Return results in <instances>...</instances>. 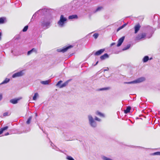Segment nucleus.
I'll return each mask as SVG.
<instances>
[{
	"label": "nucleus",
	"mask_w": 160,
	"mask_h": 160,
	"mask_svg": "<svg viewBox=\"0 0 160 160\" xmlns=\"http://www.w3.org/2000/svg\"><path fill=\"white\" fill-rule=\"evenodd\" d=\"M52 18H46L43 21L41 22V26L44 29L49 28L51 26L52 19Z\"/></svg>",
	"instance_id": "f257e3e1"
},
{
	"label": "nucleus",
	"mask_w": 160,
	"mask_h": 160,
	"mask_svg": "<svg viewBox=\"0 0 160 160\" xmlns=\"http://www.w3.org/2000/svg\"><path fill=\"white\" fill-rule=\"evenodd\" d=\"M67 19L64 16L62 15L60 16V19L58 22V24L60 27H63L64 26V24L66 22Z\"/></svg>",
	"instance_id": "f03ea898"
},
{
	"label": "nucleus",
	"mask_w": 160,
	"mask_h": 160,
	"mask_svg": "<svg viewBox=\"0 0 160 160\" xmlns=\"http://www.w3.org/2000/svg\"><path fill=\"white\" fill-rule=\"evenodd\" d=\"M88 118L90 126L93 128H96L97 126V123L92 116L91 115H89Z\"/></svg>",
	"instance_id": "7ed1b4c3"
},
{
	"label": "nucleus",
	"mask_w": 160,
	"mask_h": 160,
	"mask_svg": "<svg viewBox=\"0 0 160 160\" xmlns=\"http://www.w3.org/2000/svg\"><path fill=\"white\" fill-rule=\"evenodd\" d=\"M145 80V79L144 78L141 77L132 81L125 82L124 83L128 84H131L133 83H139L142 82L143 81H144Z\"/></svg>",
	"instance_id": "20e7f679"
},
{
	"label": "nucleus",
	"mask_w": 160,
	"mask_h": 160,
	"mask_svg": "<svg viewBox=\"0 0 160 160\" xmlns=\"http://www.w3.org/2000/svg\"><path fill=\"white\" fill-rule=\"evenodd\" d=\"M72 47V45H69L68 46L62 48L58 49L57 50V51L59 52H64L67 51V50Z\"/></svg>",
	"instance_id": "39448f33"
},
{
	"label": "nucleus",
	"mask_w": 160,
	"mask_h": 160,
	"mask_svg": "<svg viewBox=\"0 0 160 160\" xmlns=\"http://www.w3.org/2000/svg\"><path fill=\"white\" fill-rule=\"evenodd\" d=\"M62 82V81H59L56 84V86L59 87L60 88H62L66 86L68 84V81H67L66 82H64V83L62 84L61 85H60L61 82Z\"/></svg>",
	"instance_id": "423d86ee"
},
{
	"label": "nucleus",
	"mask_w": 160,
	"mask_h": 160,
	"mask_svg": "<svg viewBox=\"0 0 160 160\" xmlns=\"http://www.w3.org/2000/svg\"><path fill=\"white\" fill-rule=\"evenodd\" d=\"M146 36V34L145 33L139 34L135 38V41H138L144 38Z\"/></svg>",
	"instance_id": "0eeeda50"
},
{
	"label": "nucleus",
	"mask_w": 160,
	"mask_h": 160,
	"mask_svg": "<svg viewBox=\"0 0 160 160\" xmlns=\"http://www.w3.org/2000/svg\"><path fill=\"white\" fill-rule=\"evenodd\" d=\"M23 74V71H21L13 74L12 76V77L13 78H15L16 77H20L22 76Z\"/></svg>",
	"instance_id": "6e6552de"
},
{
	"label": "nucleus",
	"mask_w": 160,
	"mask_h": 160,
	"mask_svg": "<svg viewBox=\"0 0 160 160\" xmlns=\"http://www.w3.org/2000/svg\"><path fill=\"white\" fill-rule=\"evenodd\" d=\"M125 37L124 36L120 38L118 41V43L117 45V46L118 47L120 46L123 42L124 41Z\"/></svg>",
	"instance_id": "1a4fd4ad"
},
{
	"label": "nucleus",
	"mask_w": 160,
	"mask_h": 160,
	"mask_svg": "<svg viewBox=\"0 0 160 160\" xmlns=\"http://www.w3.org/2000/svg\"><path fill=\"white\" fill-rule=\"evenodd\" d=\"M105 50V49L104 48L101 49L97 51L94 54L95 56H99Z\"/></svg>",
	"instance_id": "9d476101"
},
{
	"label": "nucleus",
	"mask_w": 160,
	"mask_h": 160,
	"mask_svg": "<svg viewBox=\"0 0 160 160\" xmlns=\"http://www.w3.org/2000/svg\"><path fill=\"white\" fill-rule=\"evenodd\" d=\"M140 27L141 26L139 24H138L135 26L134 28L135 33H136L138 32L139 30Z\"/></svg>",
	"instance_id": "9b49d317"
},
{
	"label": "nucleus",
	"mask_w": 160,
	"mask_h": 160,
	"mask_svg": "<svg viewBox=\"0 0 160 160\" xmlns=\"http://www.w3.org/2000/svg\"><path fill=\"white\" fill-rule=\"evenodd\" d=\"M33 52L37 53V50L35 48H32L31 50L28 51L27 52V55H29Z\"/></svg>",
	"instance_id": "f8f14e48"
},
{
	"label": "nucleus",
	"mask_w": 160,
	"mask_h": 160,
	"mask_svg": "<svg viewBox=\"0 0 160 160\" xmlns=\"http://www.w3.org/2000/svg\"><path fill=\"white\" fill-rule=\"evenodd\" d=\"M109 57V56L107 53H105L103 55L101 56L100 58L101 60H103L106 58H108Z\"/></svg>",
	"instance_id": "ddd939ff"
},
{
	"label": "nucleus",
	"mask_w": 160,
	"mask_h": 160,
	"mask_svg": "<svg viewBox=\"0 0 160 160\" xmlns=\"http://www.w3.org/2000/svg\"><path fill=\"white\" fill-rule=\"evenodd\" d=\"M19 100V99H13L10 100V102L13 104H15L18 103V101Z\"/></svg>",
	"instance_id": "4468645a"
},
{
	"label": "nucleus",
	"mask_w": 160,
	"mask_h": 160,
	"mask_svg": "<svg viewBox=\"0 0 160 160\" xmlns=\"http://www.w3.org/2000/svg\"><path fill=\"white\" fill-rule=\"evenodd\" d=\"M78 18V16L77 15H73L69 16L68 17V18L69 19H73L77 18Z\"/></svg>",
	"instance_id": "2eb2a0df"
},
{
	"label": "nucleus",
	"mask_w": 160,
	"mask_h": 160,
	"mask_svg": "<svg viewBox=\"0 0 160 160\" xmlns=\"http://www.w3.org/2000/svg\"><path fill=\"white\" fill-rule=\"evenodd\" d=\"M131 109V108L130 107L128 106L127 107L126 109L124 110V112L126 114L130 112Z\"/></svg>",
	"instance_id": "dca6fc26"
},
{
	"label": "nucleus",
	"mask_w": 160,
	"mask_h": 160,
	"mask_svg": "<svg viewBox=\"0 0 160 160\" xmlns=\"http://www.w3.org/2000/svg\"><path fill=\"white\" fill-rule=\"evenodd\" d=\"M51 145L52 147V148L53 149H54L55 150L57 151H59V149L56 146H55L52 142H51Z\"/></svg>",
	"instance_id": "f3484780"
},
{
	"label": "nucleus",
	"mask_w": 160,
	"mask_h": 160,
	"mask_svg": "<svg viewBox=\"0 0 160 160\" xmlns=\"http://www.w3.org/2000/svg\"><path fill=\"white\" fill-rule=\"evenodd\" d=\"M8 128V126H6L1 128L0 130V134H2L4 130L7 129Z\"/></svg>",
	"instance_id": "a211bd4d"
},
{
	"label": "nucleus",
	"mask_w": 160,
	"mask_h": 160,
	"mask_svg": "<svg viewBox=\"0 0 160 160\" xmlns=\"http://www.w3.org/2000/svg\"><path fill=\"white\" fill-rule=\"evenodd\" d=\"M50 82V80H46L44 81H42L41 82V83L44 85H48Z\"/></svg>",
	"instance_id": "6ab92c4d"
},
{
	"label": "nucleus",
	"mask_w": 160,
	"mask_h": 160,
	"mask_svg": "<svg viewBox=\"0 0 160 160\" xmlns=\"http://www.w3.org/2000/svg\"><path fill=\"white\" fill-rule=\"evenodd\" d=\"M102 158L103 160H113V159L105 156H102Z\"/></svg>",
	"instance_id": "aec40b11"
},
{
	"label": "nucleus",
	"mask_w": 160,
	"mask_h": 160,
	"mask_svg": "<svg viewBox=\"0 0 160 160\" xmlns=\"http://www.w3.org/2000/svg\"><path fill=\"white\" fill-rule=\"evenodd\" d=\"M149 59V57L148 56H145L143 58V61L144 62H146L148 61Z\"/></svg>",
	"instance_id": "412c9836"
},
{
	"label": "nucleus",
	"mask_w": 160,
	"mask_h": 160,
	"mask_svg": "<svg viewBox=\"0 0 160 160\" xmlns=\"http://www.w3.org/2000/svg\"><path fill=\"white\" fill-rule=\"evenodd\" d=\"M6 18L5 17H2L0 18V24L3 23L4 22Z\"/></svg>",
	"instance_id": "4be33fe9"
},
{
	"label": "nucleus",
	"mask_w": 160,
	"mask_h": 160,
	"mask_svg": "<svg viewBox=\"0 0 160 160\" xmlns=\"http://www.w3.org/2000/svg\"><path fill=\"white\" fill-rule=\"evenodd\" d=\"M96 114L97 115L101 117H104V115L103 113H101V112H100L98 111H97L96 112Z\"/></svg>",
	"instance_id": "5701e85b"
},
{
	"label": "nucleus",
	"mask_w": 160,
	"mask_h": 160,
	"mask_svg": "<svg viewBox=\"0 0 160 160\" xmlns=\"http://www.w3.org/2000/svg\"><path fill=\"white\" fill-rule=\"evenodd\" d=\"M38 96H39V95H38V93H37V92L35 93L34 94V95L33 97V98H32L33 100H36L37 99V98L38 97Z\"/></svg>",
	"instance_id": "b1692460"
},
{
	"label": "nucleus",
	"mask_w": 160,
	"mask_h": 160,
	"mask_svg": "<svg viewBox=\"0 0 160 160\" xmlns=\"http://www.w3.org/2000/svg\"><path fill=\"white\" fill-rule=\"evenodd\" d=\"M103 8L102 7H98L96 10L94 11L95 12H99Z\"/></svg>",
	"instance_id": "393cba45"
},
{
	"label": "nucleus",
	"mask_w": 160,
	"mask_h": 160,
	"mask_svg": "<svg viewBox=\"0 0 160 160\" xmlns=\"http://www.w3.org/2000/svg\"><path fill=\"white\" fill-rule=\"evenodd\" d=\"M10 79L8 78H6L1 83V84H5L8 83L9 82Z\"/></svg>",
	"instance_id": "a878e982"
},
{
	"label": "nucleus",
	"mask_w": 160,
	"mask_h": 160,
	"mask_svg": "<svg viewBox=\"0 0 160 160\" xmlns=\"http://www.w3.org/2000/svg\"><path fill=\"white\" fill-rule=\"evenodd\" d=\"M32 116H30L28 118V119L26 123L27 124H29L30 123L32 119Z\"/></svg>",
	"instance_id": "bb28decb"
},
{
	"label": "nucleus",
	"mask_w": 160,
	"mask_h": 160,
	"mask_svg": "<svg viewBox=\"0 0 160 160\" xmlns=\"http://www.w3.org/2000/svg\"><path fill=\"white\" fill-rule=\"evenodd\" d=\"M130 46H131V44H128L127 45L126 47H124L123 48V50H127L128 49H129L130 48Z\"/></svg>",
	"instance_id": "cd10ccee"
},
{
	"label": "nucleus",
	"mask_w": 160,
	"mask_h": 160,
	"mask_svg": "<svg viewBox=\"0 0 160 160\" xmlns=\"http://www.w3.org/2000/svg\"><path fill=\"white\" fill-rule=\"evenodd\" d=\"M66 159L68 160H74L71 156H67L66 157Z\"/></svg>",
	"instance_id": "c85d7f7f"
},
{
	"label": "nucleus",
	"mask_w": 160,
	"mask_h": 160,
	"mask_svg": "<svg viewBox=\"0 0 160 160\" xmlns=\"http://www.w3.org/2000/svg\"><path fill=\"white\" fill-rule=\"evenodd\" d=\"M110 88L109 87H107V88H100L99 89L100 91H102V90H106L110 89Z\"/></svg>",
	"instance_id": "c756f323"
},
{
	"label": "nucleus",
	"mask_w": 160,
	"mask_h": 160,
	"mask_svg": "<svg viewBox=\"0 0 160 160\" xmlns=\"http://www.w3.org/2000/svg\"><path fill=\"white\" fill-rule=\"evenodd\" d=\"M98 36L99 34L98 33H95L93 35V36L94 37L95 39H96L98 37Z\"/></svg>",
	"instance_id": "7c9ffc66"
},
{
	"label": "nucleus",
	"mask_w": 160,
	"mask_h": 160,
	"mask_svg": "<svg viewBox=\"0 0 160 160\" xmlns=\"http://www.w3.org/2000/svg\"><path fill=\"white\" fill-rule=\"evenodd\" d=\"M153 155H160V152H157L153 153L152 154Z\"/></svg>",
	"instance_id": "2f4dec72"
},
{
	"label": "nucleus",
	"mask_w": 160,
	"mask_h": 160,
	"mask_svg": "<svg viewBox=\"0 0 160 160\" xmlns=\"http://www.w3.org/2000/svg\"><path fill=\"white\" fill-rule=\"evenodd\" d=\"M28 28V26L27 25V26H25L23 28V29L22 30V31L23 32H25L27 30Z\"/></svg>",
	"instance_id": "473e14b6"
},
{
	"label": "nucleus",
	"mask_w": 160,
	"mask_h": 160,
	"mask_svg": "<svg viewBox=\"0 0 160 160\" xmlns=\"http://www.w3.org/2000/svg\"><path fill=\"white\" fill-rule=\"evenodd\" d=\"M44 11H46V9L45 8L44 9H40L39 10H38V11L37 12H44Z\"/></svg>",
	"instance_id": "72a5a7b5"
},
{
	"label": "nucleus",
	"mask_w": 160,
	"mask_h": 160,
	"mask_svg": "<svg viewBox=\"0 0 160 160\" xmlns=\"http://www.w3.org/2000/svg\"><path fill=\"white\" fill-rule=\"evenodd\" d=\"M95 120H96V121H99V122H100L101 121V120L100 119L98 118L97 117H95V118H94V119Z\"/></svg>",
	"instance_id": "f704fd0d"
},
{
	"label": "nucleus",
	"mask_w": 160,
	"mask_h": 160,
	"mask_svg": "<svg viewBox=\"0 0 160 160\" xmlns=\"http://www.w3.org/2000/svg\"><path fill=\"white\" fill-rule=\"evenodd\" d=\"M4 116H8V112H5L3 114Z\"/></svg>",
	"instance_id": "c9c22d12"
},
{
	"label": "nucleus",
	"mask_w": 160,
	"mask_h": 160,
	"mask_svg": "<svg viewBox=\"0 0 160 160\" xmlns=\"http://www.w3.org/2000/svg\"><path fill=\"white\" fill-rule=\"evenodd\" d=\"M127 23H125L121 26V28H123L124 27L127 25Z\"/></svg>",
	"instance_id": "e433bc0d"
},
{
	"label": "nucleus",
	"mask_w": 160,
	"mask_h": 160,
	"mask_svg": "<svg viewBox=\"0 0 160 160\" xmlns=\"http://www.w3.org/2000/svg\"><path fill=\"white\" fill-rule=\"evenodd\" d=\"M38 126L39 127V128L41 129L44 132V131H43V128H42V127H41L39 125H38Z\"/></svg>",
	"instance_id": "4c0bfd02"
},
{
	"label": "nucleus",
	"mask_w": 160,
	"mask_h": 160,
	"mask_svg": "<svg viewBox=\"0 0 160 160\" xmlns=\"http://www.w3.org/2000/svg\"><path fill=\"white\" fill-rule=\"evenodd\" d=\"M108 70H109L108 68H107L106 69H104L103 70V71L104 72H105V71H108Z\"/></svg>",
	"instance_id": "58836bf2"
},
{
	"label": "nucleus",
	"mask_w": 160,
	"mask_h": 160,
	"mask_svg": "<svg viewBox=\"0 0 160 160\" xmlns=\"http://www.w3.org/2000/svg\"><path fill=\"white\" fill-rule=\"evenodd\" d=\"M35 17H36V13L34 14L33 15V16H32V18L31 20H32V19H33V18H35Z\"/></svg>",
	"instance_id": "ea45409f"
},
{
	"label": "nucleus",
	"mask_w": 160,
	"mask_h": 160,
	"mask_svg": "<svg viewBox=\"0 0 160 160\" xmlns=\"http://www.w3.org/2000/svg\"><path fill=\"white\" fill-rule=\"evenodd\" d=\"M122 28H121V26L119 27L118 29L117 30L119 31V30H120Z\"/></svg>",
	"instance_id": "a19ab883"
},
{
	"label": "nucleus",
	"mask_w": 160,
	"mask_h": 160,
	"mask_svg": "<svg viewBox=\"0 0 160 160\" xmlns=\"http://www.w3.org/2000/svg\"><path fill=\"white\" fill-rule=\"evenodd\" d=\"M2 95L1 94H0V101L2 99Z\"/></svg>",
	"instance_id": "79ce46f5"
},
{
	"label": "nucleus",
	"mask_w": 160,
	"mask_h": 160,
	"mask_svg": "<svg viewBox=\"0 0 160 160\" xmlns=\"http://www.w3.org/2000/svg\"><path fill=\"white\" fill-rule=\"evenodd\" d=\"M9 135V133L8 132H7L5 134V136H7V135Z\"/></svg>",
	"instance_id": "37998d69"
},
{
	"label": "nucleus",
	"mask_w": 160,
	"mask_h": 160,
	"mask_svg": "<svg viewBox=\"0 0 160 160\" xmlns=\"http://www.w3.org/2000/svg\"><path fill=\"white\" fill-rule=\"evenodd\" d=\"M2 33L0 32V40L1 39Z\"/></svg>",
	"instance_id": "c03bdc74"
},
{
	"label": "nucleus",
	"mask_w": 160,
	"mask_h": 160,
	"mask_svg": "<svg viewBox=\"0 0 160 160\" xmlns=\"http://www.w3.org/2000/svg\"><path fill=\"white\" fill-rule=\"evenodd\" d=\"M115 44V43H114V42L112 43L111 44V46H112L113 45Z\"/></svg>",
	"instance_id": "a18cd8bd"
},
{
	"label": "nucleus",
	"mask_w": 160,
	"mask_h": 160,
	"mask_svg": "<svg viewBox=\"0 0 160 160\" xmlns=\"http://www.w3.org/2000/svg\"><path fill=\"white\" fill-rule=\"evenodd\" d=\"M98 62L97 61L96 62V63L94 65V66H96V65H97L98 64Z\"/></svg>",
	"instance_id": "49530a36"
},
{
	"label": "nucleus",
	"mask_w": 160,
	"mask_h": 160,
	"mask_svg": "<svg viewBox=\"0 0 160 160\" xmlns=\"http://www.w3.org/2000/svg\"><path fill=\"white\" fill-rule=\"evenodd\" d=\"M35 116L37 117V115H37V113H35Z\"/></svg>",
	"instance_id": "de8ad7c7"
},
{
	"label": "nucleus",
	"mask_w": 160,
	"mask_h": 160,
	"mask_svg": "<svg viewBox=\"0 0 160 160\" xmlns=\"http://www.w3.org/2000/svg\"><path fill=\"white\" fill-rule=\"evenodd\" d=\"M151 37V36L150 37H148V38H150Z\"/></svg>",
	"instance_id": "09e8293b"
},
{
	"label": "nucleus",
	"mask_w": 160,
	"mask_h": 160,
	"mask_svg": "<svg viewBox=\"0 0 160 160\" xmlns=\"http://www.w3.org/2000/svg\"><path fill=\"white\" fill-rule=\"evenodd\" d=\"M152 58H151L150 59V60H151V59H152Z\"/></svg>",
	"instance_id": "8fccbe9b"
}]
</instances>
